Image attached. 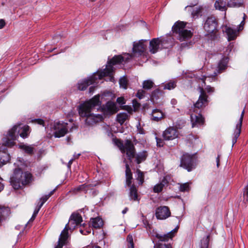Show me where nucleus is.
Here are the masks:
<instances>
[{"mask_svg": "<svg viewBox=\"0 0 248 248\" xmlns=\"http://www.w3.org/2000/svg\"><path fill=\"white\" fill-rule=\"evenodd\" d=\"M216 9L221 11H226L227 9V3L223 0H217L214 4Z\"/></svg>", "mask_w": 248, "mask_h": 248, "instance_id": "412c9836", "label": "nucleus"}, {"mask_svg": "<svg viewBox=\"0 0 248 248\" xmlns=\"http://www.w3.org/2000/svg\"><path fill=\"white\" fill-rule=\"evenodd\" d=\"M125 151L128 159L131 161L135 156V149L133 144L129 140H127L125 143L124 152Z\"/></svg>", "mask_w": 248, "mask_h": 248, "instance_id": "2eb2a0df", "label": "nucleus"}, {"mask_svg": "<svg viewBox=\"0 0 248 248\" xmlns=\"http://www.w3.org/2000/svg\"><path fill=\"white\" fill-rule=\"evenodd\" d=\"M137 130L139 133L140 134H144L145 131L143 128L140 127V123H138V124L137 125Z\"/></svg>", "mask_w": 248, "mask_h": 248, "instance_id": "5fc2aeb1", "label": "nucleus"}, {"mask_svg": "<svg viewBox=\"0 0 248 248\" xmlns=\"http://www.w3.org/2000/svg\"><path fill=\"white\" fill-rule=\"evenodd\" d=\"M146 42V40H140L138 42H134L132 48L133 54H127L126 55L127 56L126 57L120 55L123 58V60H121L120 62H118L116 64L122 63L123 62H127L129 59L131 58L134 55H138L139 56L142 54L146 49L147 46L144 44Z\"/></svg>", "mask_w": 248, "mask_h": 248, "instance_id": "423d86ee", "label": "nucleus"}, {"mask_svg": "<svg viewBox=\"0 0 248 248\" xmlns=\"http://www.w3.org/2000/svg\"><path fill=\"white\" fill-rule=\"evenodd\" d=\"M147 156V154L146 151H142L135 155L136 161L138 164L144 161Z\"/></svg>", "mask_w": 248, "mask_h": 248, "instance_id": "a878e982", "label": "nucleus"}, {"mask_svg": "<svg viewBox=\"0 0 248 248\" xmlns=\"http://www.w3.org/2000/svg\"><path fill=\"white\" fill-rule=\"evenodd\" d=\"M21 149L24 150L25 153L32 155L33 153V148L31 146H28L26 145H23L20 146Z\"/></svg>", "mask_w": 248, "mask_h": 248, "instance_id": "e433bc0d", "label": "nucleus"}, {"mask_svg": "<svg viewBox=\"0 0 248 248\" xmlns=\"http://www.w3.org/2000/svg\"><path fill=\"white\" fill-rule=\"evenodd\" d=\"M166 40L159 38H154L150 42L149 50L151 53L155 54L158 51L160 46H163Z\"/></svg>", "mask_w": 248, "mask_h": 248, "instance_id": "ddd939ff", "label": "nucleus"}, {"mask_svg": "<svg viewBox=\"0 0 248 248\" xmlns=\"http://www.w3.org/2000/svg\"><path fill=\"white\" fill-rule=\"evenodd\" d=\"M167 183L168 182L166 179L164 178L160 183L155 186L153 189L154 192L155 193L160 192L162 190L164 186L167 185Z\"/></svg>", "mask_w": 248, "mask_h": 248, "instance_id": "393cba45", "label": "nucleus"}, {"mask_svg": "<svg viewBox=\"0 0 248 248\" xmlns=\"http://www.w3.org/2000/svg\"><path fill=\"white\" fill-rule=\"evenodd\" d=\"M155 139H156L157 146H159V147H162L164 145L163 140H162L161 139H160L157 137H156Z\"/></svg>", "mask_w": 248, "mask_h": 248, "instance_id": "603ef678", "label": "nucleus"}, {"mask_svg": "<svg viewBox=\"0 0 248 248\" xmlns=\"http://www.w3.org/2000/svg\"><path fill=\"white\" fill-rule=\"evenodd\" d=\"M32 122L37 123L40 125L44 126V121L42 119H35L32 120Z\"/></svg>", "mask_w": 248, "mask_h": 248, "instance_id": "864d4df0", "label": "nucleus"}, {"mask_svg": "<svg viewBox=\"0 0 248 248\" xmlns=\"http://www.w3.org/2000/svg\"><path fill=\"white\" fill-rule=\"evenodd\" d=\"M129 197L131 200L136 201L138 199L137 189L134 185L130 186Z\"/></svg>", "mask_w": 248, "mask_h": 248, "instance_id": "c756f323", "label": "nucleus"}, {"mask_svg": "<svg viewBox=\"0 0 248 248\" xmlns=\"http://www.w3.org/2000/svg\"><path fill=\"white\" fill-rule=\"evenodd\" d=\"M125 178L126 185L128 186H130L132 184L133 176L130 167L127 163H125Z\"/></svg>", "mask_w": 248, "mask_h": 248, "instance_id": "a211bd4d", "label": "nucleus"}, {"mask_svg": "<svg viewBox=\"0 0 248 248\" xmlns=\"http://www.w3.org/2000/svg\"><path fill=\"white\" fill-rule=\"evenodd\" d=\"M48 199L49 196H43L42 198L40 199V202H41V203H42L44 204Z\"/></svg>", "mask_w": 248, "mask_h": 248, "instance_id": "6e6d98bb", "label": "nucleus"}, {"mask_svg": "<svg viewBox=\"0 0 248 248\" xmlns=\"http://www.w3.org/2000/svg\"><path fill=\"white\" fill-rule=\"evenodd\" d=\"M68 243L67 234L64 232H62L58 242V245L55 248H62L63 246L65 245Z\"/></svg>", "mask_w": 248, "mask_h": 248, "instance_id": "6ab92c4d", "label": "nucleus"}, {"mask_svg": "<svg viewBox=\"0 0 248 248\" xmlns=\"http://www.w3.org/2000/svg\"><path fill=\"white\" fill-rule=\"evenodd\" d=\"M228 62V58H223L221 59L217 65V69L216 71L214 72V75H213L214 77H216L218 74L224 72L225 70L227 67V64Z\"/></svg>", "mask_w": 248, "mask_h": 248, "instance_id": "f3484780", "label": "nucleus"}, {"mask_svg": "<svg viewBox=\"0 0 248 248\" xmlns=\"http://www.w3.org/2000/svg\"><path fill=\"white\" fill-rule=\"evenodd\" d=\"M146 92L143 90H140L137 93V96L140 98L142 99L144 97Z\"/></svg>", "mask_w": 248, "mask_h": 248, "instance_id": "de8ad7c7", "label": "nucleus"}, {"mask_svg": "<svg viewBox=\"0 0 248 248\" xmlns=\"http://www.w3.org/2000/svg\"><path fill=\"white\" fill-rule=\"evenodd\" d=\"M202 11V7H196L193 9L192 12V16L193 17H198L201 14Z\"/></svg>", "mask_w": 248, "mask_h": 248, "instance_id": "4c0bfd02", "label": "nucleus"}, {"mask_svg": "<svg viewBox=\"0 0 248 248\" xmlns=\"http://www.w3.org/2000/svg\"><path fill=\"white\" fill-rule=\"evenodd\" d=\"M91 223L93 227L96 229L100 228L103 224L102 219L99 217L93 218Z\"/></svg>", "mask_w": 248, "mask_h": 248, "instance_id": "c85d7f7f", "label": "nucleus"}, {"mask_svg": "<svg viewBox=\"0 0 248 248\" xmlns=\"http://www.w3.org/2000/svg\"><path fill=\"white\" fill-rule=\"evenodd\" d=\"M198 90L200 93L198 100L194 104V108L198 109L205 108L208 105L209 100L208 99V95L205 93L202 87H199Z\"/></svg>", "mask_w": 248, "mask_h": 248, "instance_id": "9d476101", "label": "nucleus"}, {"mask_svg": "<svg viewBox=\"0 0 248 248\" xmlns=\"http://www.w3.org/2000/svg\"><path fill=\"white\" fill-rule=\"evenodd\" d=\"M120 86L124 89L127 88V80L124 77L121 78L119 80Z\"/></svg>", "mask_w": 248, "mask_h": 248, "instance_id": "37998d69", "label": "nucleus"}, {"mask_svg": "<svg viewBox=\"0 0 248 248\" xmlns=\"http://www.w3.org/2000/svg\"><path fill=\"white\" fill-rule=\"evenodd\" d=\"M40 209L38 208V207H36V208L35 209L34 211V212H33V214H34V215H37L38 212L39 211Z\"/></svg>", "mask_w": 248, "mask_h": 248, "instance_id": "0e129e2a", "label": "nucleus"}, {"mask_svg": "<svg viewBox=\"0 0 248 248\" xmlns=\"http://www.w3.org/2000/svg\"><path fill=\"white\" fill-rule=\"evenodd\" d=\"M126 240L128 243L127 248H134L132 235L131 234H128Z\"/></svg>", "mask_w": 248, "mask_h": 248, "instance_id": "ea45409f", "label": "nucleus"}, {"mask_svg": "<svg viewBox=\"0 0 248 248\" xmlns=\"http://www.w3.org/2000/svg\"><path fill=\"white\" fill-rule=\"evenodd\" d=\"M123 60L120 56H114L112 59L108 61L106 68L101 72L98 71L94 73L92 76L78 83V89L80 91H84L90 85L93 84L96 80L101 79L103 77L108 76L111 77L113 71V65L116 64Z\"/></svg>", "mask_w": 248, "mask_h": 248, "instance_id": "f03ea898", "label": "nucleus"}, {"mask_svg": "<svg viewBox=\"0 0 248 248\" xmlns=\"http://www.w3.org/2000/svg\"><path fill=\"white\" fill-rule=\"evenodd\" d=\"M133 103L135 109H137L140 107V103H138L136 101H133Z\"/></svg>", "mask_w": 248, "mask_h": 248, "instance_id": "13d9d810", "label": "nucleus"}, {"mask_svg": "<svg viewBox=\"0 0 248 248\" xmlns=\"http://www.w3.org/2000/svg\"><path fill=\"white\" fill-rule=\"evenodd\" d=\"M99 96L95 95L92 99L80 104L78 108L79 116L84 121L85 124L88 126H93L102 121L103 118L101 114H94L92 110L96 106H101Z\"/></svg>", "mask_w": 248, "mask_h": 248, "instance_id": "f257e3e1", "label": "nucleus"}, {"mask_svg": "<svg viewBox=\"0 0 248 248\" xmlns=\"http://www.w3.org/2000/svg\"><path fill=\"white\" fill-rule=\"evenodd\" d=\"M10 159V156L5 151L0 153V168L8 163Z\"/></svg>", "mask_w": 248, "mask_h": 248, "instance_id": "5701e85b", "label": "nucleus"}, {"mask_svg": "<svg viewBox=\"0 0 248 248\" xmlns=\"http://www.w3.org/2000/svg\"><path fill=\"white\" fill-rule=\"evenodd\" d=\"M91 232V229H89L87 230H85V233H84V235H87V234H89Z\"/></svg>", "mask_w": 248, "mask_h": 248, "instance_id": "338daca9", "label": "nucleus"}, {"mask_svg": "<svg viewBox=\"0 0 248 248\" xmlns=\"http://www.w3.org/2000/svg\"><path fill=\"white\" fill-rule=\"evenodd\" d=\"M217 21L215 16H209L206 19L204 25V30L210 34L212 39L214 40L217 38Z\"/></svg>", "mask_w": 248, "mask_h": 248, "instance_id": "1a4fd4ad", "label": "nucleus"}, {"mask_svg": "<svg viewBox=\"0 0 248 248\" xmlns=\"http://www.w3.org/2000/svg\"><path fill=\"white\" fill-rule=\"evenodd\" d=\"M185 122L184 120H178L175 124V126L177 129H181L185 125Z\"/></svg>", "mask_w": 248, "mask_h": 248, "instance_id": "49530a36", "label": "nucleus"}, {"mask_svg": "<svg viewBox=\"0 0 248 248\" xmlns=\"http://www.w3.org/2000/svg\"><path fill=\"white\" fill-rule=\"evenodd\" d=\"M242 0H230L227 2V6L229 7H239L242 4Z\"/></svg>", "mask_w": 248, "mask_h": 248, "instance_id": "2f4dec72", "label": "nucleus"}, {"mask_svg": "<svg viewBox=\"0 0 248 248\" xmlns=\"http://www.w3.org/2000/svg\"><path fill=\"white\" fill-rule=\"evenodd\" d=\"M225 31L228 36L229 41L233 40L236 37V31L231 27L226 26Z\"/></svg>", "mask_w": 248, "mask_h": 248, "instance_id": "b1692460", "label": "nucleus"}, {"mask_svg": "<svg viewBox=\"0 0 248 248\" xmlns=\"http://www.w3.org/2000/svg\"><path fill=\"white\" fill-rule=\"evenodd\" d=\"M152 117L153 121L158 122L164 117V114L160 110L155 109L152 111Z\"/></svg>", "mask_w": 248, "mask_h": 248, "instance_id": "aec40b11", "label": "nucleus"}, {"mask_svg": "<svg viewBox=\"0 0 248 248\" xmlns=\"http://www.w3.org/2000/svg\"><path fill=\"white\" fill-rule=\"evenodd\" d=\"M171 213L168 207L161 206L156 208L155 216L158 219H165L170 216Z\"/></svg>", "mask_w": 248, "mask_h": 248, "instance_id": "f8f14e48", "label": "nucleus"}, {"mask_svg": "<svg viewBox=\"0 0 248 248\" xmlns=\"http://www.w3.org/2000/svg\"><path fill=\"white\" fill-rule=\"evenodd\" d=\"M137 173V180L139 181L140 184H142L144 182V174L143 172L141 171L140 170L138 169L136 171Z\"/></svg>", "mask_w": 248, "mask_h": 248, "instance_id": "58836bf2", "label": "nucleus"}, {"mask_svg": "<svg viewBox=\"0 0 248 248\" xmlns=\"http://www.w3.org/2000/svg\"><path fill=\"white\" fill-rule=\"evenodd\" d=\"M129 115L128 113H120L117 115V121L121 124H123L124 122L128 118Z\"/></svg>", "mask_w": 248, "mask_h": 248, "instance_id": "cd10ccee", "label": "nucleus"}, {"mask_svg": "<svg viewBox=\"0 0 248 248\" xmlns=\"http://www.w3.org/2000/svg\"><path fill=\"white\" fill-rule=\"evenodd\" d=\"M178 131L173 127H169L163 132V136L165 140H172L178 137Z\"/></svg>", "mask_w": 248, "mask_h": 248, "instance_id": "dca6fc26", "label": "nucleus"}, {"mask_svg": "<svg viewBox=\"0 0 248 248\" xmlns=\"http://www.w3.org/2000/svg\"><path fill=\"white\" fill-rule=\"evenodd\" d=\"M172 31L177 39L180 41H187L192 36L191 31L186 29V24L184 22H176L173 26Z\"/></svg>", "mask_w": 248, "mask_h": 248, "instance_id": "39448f33", "label": "nucleus"}, {"mask_svg": "<svg viewBox=\"0 0 248 248\" xmlns=\"http://www.w3.org/2000/svg\"><path fill=\"white\" fill-rule=\"evenodd\" d=\"M36 217V215H34V214H33L31 218L29 221L28 223H29L33 221L34 220V219Z\"/></svg>", "mask_w": 248, "mask_h": 248, "instance_id": "e2e57ef3", "label": "nucleus"}, {"mask_svg": "<svg viewBox=\"0 0 248 248\" xmlns=\"http://www.w3.org/2000/svg\"><path fill=\"white\" fill-rule=\"evenodd\" d=\"M88 186L87 185H85V184L82 185L81 186H79L75 188V190L77 191H86V187Z\"/></svg>", "mask_w": 248, "mask_h": 248, "instance_id": "3c124183", "label": "nucleus"}, {"mask_svg": "<svg viewBox=\"0 0 248 248\" xmlns=\"http://www.w3.org/2000/svg\"><path fill=\"white\" fill-rule=\"evenodd\" d=\"M180 167L190 171L196 167V158L194 155L184 154L180 158Z\"/></svg>", "mask_w": 248, "mask_h": 248, "instance_id": "6e6552de", "label": "nucleus"}, {"mask_svg": "<svg viewBox=\"0 0 248 248\" xmlns=\"http://www.w3.org/2000/svg\"><path fill=\"white\" fill-rule=\"evenodd\" d=\"M204 123V118L202 116L199 114L198 115L195 116V122L192 124V126L194 127L196 124H202Z\"/></svg>", "mask_w": 248, "mask_h": 248, "instance_id": "f704fd0d", "label": "nucleus"}, {"mask_svg": "<svg viewBox=\"0 0 248 248\" xmlns=\"http://www.w3.org/2000/svg\"><path fill=\"white\" fill-rule=\"evenodd\" d=\"M10 209L8 207H0V224L9 215Z\"/></svg>", "mask_w": 248, "mask_h": 248, "instance_id": "4be33fe9", "label": "nucleus"}, {"mask_svg": "<svg viewBox=\"0 0 248 248\" xmlns=\"http://www.w3.org/2000/svg\"><path fill=\"white\" fill-rule=\"evenodd\" d=\"M203 91L207 94L208 93L209 95L215 92V89L209 85L206 86V87L203 89Z\"/></svg>", "mask_w": 248, "mask_h": 248, "instance_id": "c03bdc74", "label": "nucleus"}, {"mask_svg": "<svg viewBox=\"0 0 248 248\" xmlns=\"http://www.w3.org/2000/svg\"><path fill=\"white\" fill-rule=\"evenodd\" d=\"M159 92V90L158 89H156L152 93L151 99L153 101H154L155 99L157 100L159 98L158 94Z\"/></svg>", "mask_w": 248, "mask_h": 248, "instance_id": "a18cd8bd", "label": "nucleus"}, {"mask_svg": "<svg viewBox=\"0 0 248 248\" xmlns=\"http://www.w3.org/2000/svg\"><path fill=\"white\" fill-rule=\"evenodd\" d=\"M177 229L175 228L169 233L164 234L156 233L155 237L158 239V241L154 245V248H172L170 244L168 242L171 239L173 236V233L176 232Z\"/></svg>", "mask_w": 248, "mask_h": 248, "instance_id": "0eeeda50", "label": "nucleus"}, {"mask_svg": "<svg viewBox=\"0 0 248 248\" xmlns=\"http://www.w3.org/2000/svg\"><path fill=\"white\" fill-rule=\"evenodd\" d=\"M32 175L28 172H23L19 168L15 169L10 178L11 185L15 189H18L31 181Z\"/></svg>", "mask_w": 248, "mask_h": 248, "instance_id": "20e7f679", "label": "nucleus"}, {"mask_svg": "<svg viewBox=\"0 0 248 248\" xmlns=\"http://www.w3.org/2000/svg\"><path fill=\"white\" fill-rule=\"evenodd\" d=\"M246 15H245V14H244V16H243V20L241 22L240 25V27H239V28L240 29V28L241 27V26L242 25H244V24H245V22H244V20L245 19L246 17Z\"/></svg>", "mask_w": 248, "mask_h": 248, "instance_id": "680f3d73", "label": "nucleus"}, {"mask_svg": "<svg viewBox=\"0 0 248 248\" xmlns=\"http://www.w3.org/2000/svg\"><path fill=\"white\" fill-rule=\"evenodd\" d=\"M243 196L244 201L248 202V185L244 188Z\"/></svg>", "mask_w": 248, "mask_h": 248, "instance_id": "09e8293b", "label": "nucleus"}, {"mask_svg": "<svg viewBox=\"0 0 248 248\" xmlns=\"http://www.w3.org/2000/svg\"><path fill=\"white\" fill-rule=\"evenodd\" d=\"M78 225L77 223H75L74 221H71V217H70L68 223L66 225L64 229L62 232H64L65 231V233L67 234V238L68 239L69 235L68 231L71 229H74L76 226Z\"/></svg>", "mask_w": 248, "mask_h": 248, "instance_id": "bb28decb", "label": "nucleus"}, {"mask_svg": "<svg viewBox=\"0 0 248 248\" xmlns=\"http://www.w3.org/2000/svg\"><path fill=\"white\" fill-rule=\"evenodd\" d=\"M30 127L28 125H15L8 132L6 136L2 139V144L5 146L12 147L15 144V140L18 135L23 138L28 136Z\"/></svg>", "mask_w": 248, "mask_h": 248, "instance_id": "7ed1b4c3", "label": "nucleus"}, {"mask_svg": "<svg viewBox=\"0 0 248 248\" xmlns=\"http://www.w3.org/2000/svg\"><path fill=\"white\" fill-rule=\"evenodd\" d=\"M154 83L151 80L148 79L143 82L142 87L145 90L151 89L154 86Z\"/></svg>", "mask_w": 248, "mask_h": 248, "instance_id": "72a5a7b5", "label": "nucleus"}, {"mask_svg": "<svg viewBox=\"0 0 248 248\" xmlns=\"http://www.w3.org/2000/svg\"><path fill=\"white\" fill-rule=\"evenodd\" d=\"M162 86L163 87V89H167L170 90L171 89H174L176 86V82L175 81L171 80L167 83H164Z\"/></svg>", "mask_w": 248, "mask_h": 248, "instance_id": "473e14b6", "label": "nucleus"}, {"mask_svg": "<svg viewBox=\"0 0 248 248\" xmlns=\"http://www.w3.org/2000/svg\"><path fill=\"white\" fill-rule=\"evenodd\" d=\"M245 113V110L243 109L242 111L240 118L239 119V121L238 123L236 125L235 129L234 130L233 134V138L232 140V146H233L234 144L236 142L238 138V137L240 136V134L241 133V127H242V122L243 119L244 117Z\"/></svg>", "mask_w": 248, "mask_h": 248, "instance_id": "4468645a", "label": "nucleus"}, {"mask_svg": "<svg viewBox=\"0 0 248 248\" xmlns=\"http://www.w3.org/2000/svg\"><path fill=\"white\" fill-rule=\"evenodd\" d=\"M74 159H71L69 160V161L68 163L67 166L68 168H70L71 164H72V162L73 161Z\"/></svg>", "mask_w": 248, "mask_h": 248, "instance_id": "69168bd1", "label": "nucleus"}, {"mask_svg": "<svg viewBox=\"0 0 248 248\" xmlns=\"http://www.w3.org/2000/svg\"><path fill=\"white\" fill-rule=\"evenodd\" d=\"M209 235L203 238L201 240L200 248H208L209 245Z\"/></svg>", "mask_w": 248, "mask_h": 248, "instance_id": "c9c22d12", "label": "nucleus"}, {"mask_svg": "<svg viewBox=\"0 0 248 248\" xmlns=\"http://www.w3.org/2000/svg\"><path fill=\"white\" fill-rule=\"evenodd\" d=\"M220 155H217V157L216 158V162H217V168L219 167V162H220Z\"/></svg>", "mask_w": 248, "mask_h": 248, "instance_id": "052dcab7", "label": "nucleus"}, {"mask_svg": "<svg viewBox=\"0 0 248 248\" xmlns=\"http://www.w3.org/2000/svg\"><path fill=\"white\" fill-rule=\"evenodd\" d=\"M189 184V183L181 184L179 187L180 191L181 192L188 191L190 189Z\"/></svg>", "mask_w": 248, "mask_h": 248, "instance_id": "a19ab883", "label": "nucleus"}, {"mask_svg": "<svg viewBox=\"0 0 248 248\" xmlns=\"http://www.w3.org/2000/svg\"><path fill=\"white\" fill-rule=\"evenodd\" d=\"M117 102L121 105H124L125 104L124 99L123 97H120L117 98Z\"/></svg>", "mask_w": 248, "mask_h": 248, "instance_id": "4d7b16f0", "label": "nucleus"}, {"mask_svg": "<svg viewBox=\"0 0 248 248\" xmlns=\"http://www.w3.org/2000/svg\"><path fill=\"white\" fill-rule=\"evenodd\" d=\"M107 107L110 111H113L115 108V105L111 102H108L107 103Z\"/></svg>", "mask_w": 248, "mask_h": 248, "instance_id": "8fccbe9b", "label": "nucleus"}, {"mask_svg": "<svg viewBox=\"0 0 248 248\" xmlns=\"http://www.w3.org/2000/svg\"><path fill=\"white\" fill-rule=\"evenodd\" d=\"M115 142V143L118 145V146L120 148L121 152L124 153V146L123 142L122 141L119 139H115L113 140Z\"/></svg>", "mask_w": 248, "mask_h": 248, "instance_id": "79ce46f5", "label": "nucleus"}, {"mask_svg": "<svg viewBox=\"0 0 248 248\" xmlns=\"http://www.w3.org/2000/svg\"><path fill=\"white\" fill-rule=\"evenodd\" d=\"M67 125V123L64 122L55 123L53 126L55 130L54 133L55 137L60 138L64 136L68 132Z\"/></svg>", "mask_w": 248, "mask_h": 248, "instance_id": "9b49d317", "label": "nucleus"}, {"mask_svg": "<svg viewBox=\"0 0 248 248\" xmlns=\"http://www.w3.org/2000/svg\"><path fill=\"white\" fill-rule=\"evenodd\" d=\"M71 221H74L78 225L82 222V217L78 213H73L71 216Z\"/></svg>", "mask_w": 248, "mask_h": 248, "instance_id": "7c9ffc66", "label": "nucleus"}, {"mask_svg": "<svg viewBox=\"0 0 248 248\" xmlns=\"http://www.w3.org/2000/svg\"><path fill=\"white\" fill-rule=\"evenodd\" d=\"M94 89V87L93 86H91L89 88V93H92L93 92Z\"/></svg>", "mask_w": 248, "mask_h": 248, "instance_id": "774afa93", "label": "nucleus"}, {"mask_svg": "<svg viewBox=\"0 0 248 248\" xmlns=\"http://www.w3.org/2000/svg\"><path fill=\"white\" fill-rule=\"evenodd\" d=\"M5 25V21L3 19H0V29H2Z\"/></svg>", "mask_w": 248, "mask_h": 248, "instance_id": "bf43d9fd", "label": "nucleus"}]
</instances>
